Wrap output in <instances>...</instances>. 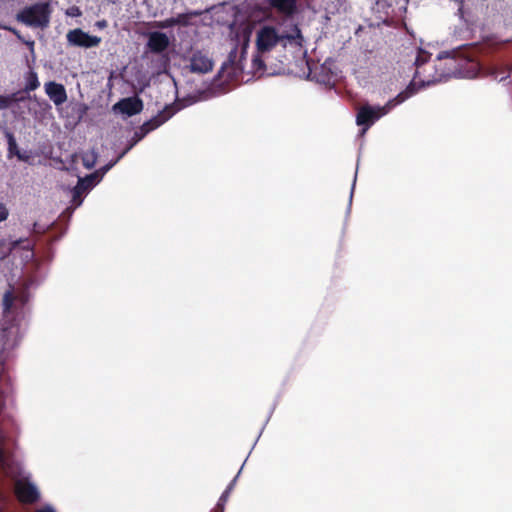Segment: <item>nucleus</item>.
<instances>
[{"mask_svg": "<svg viewBox=\"0 0 512 512\" xmlns=\"http://www.w3.org/2000/svg\"><path fill=\"white\" fill-rule=\"evenodd\" d=\"M39 86H40V82H39L37 73L34 70L30 69L25 74L24 91L29 93L31 91L36 90Z\"/></svg>", "mask_w": 512, "mask_h": 512, "instance_id": "a211bd4d", "label": "nucleus"}, {"mask_svg": "<svg viewBox=\"0 0 512 512\" xmlns=\"http://www.w3.org/2000/svg\"><path fill=\"white\" fill-rule=\"evenodd\" d=\"M36 512H57L52 504L46 503L42 507L38 508Z\"/></svg>", "mask_w": 512, "mask_h": 512, "instance_id": "c756f323", "label": "nucleus"}, {"mask_svg": "<svg viewBox=\"0 0 512 512\" xmlns=\"http://www.w3.org/2000/svg\"><path fill=\"white\" fill-rule=\"evenodd\" d=\"M98 173L99 172H92L84 177H78V180L83 185L87 186V190H90L101 181V178L98 177Z\"/></svg>", "mask_w": 512, "mask_h": 512, "instance_id": "4be33fe9", "label": "nucleus"}, {"mask_svg": "<svg viewBox=\"0 0 512 512\" xmlns=\"http://www.w3.org/2000/svg\"><path fill=\"white\" fill-rule=\"evenodd\" d=\"M155 27L159 29H169L176 26L175 17L166 18L164 20L156 21L154 23Z\"/></svg>", "mask_w": 512, "mask_h": 512, "instance_id": "b1692460", "label": "nucleus"}, {"mask_svg": "<svg viewBox=\"0 0 512 512\" xmlns=\"http://www.w3.org/2000/svg\"><path fill=\"white\" fill-rule=\"evenodd\" d=\"M176 113L174 105H166L160 110L157 115L153 116L149 120L145 121L139 128L138 131H142L143 135L146 136L151 131L157 129L162 124L171 119Z\"/></svg>", "mask_w": 512, "mask_h": 512, "instance_id": "423d86ee", "label": "nucleus"}, {"mask_svg": "<svg viewBox=\"0 0 512 512\" xmlns=\"http://www.w3.org/2000/svg\"><path fill=\"white\" fill-rule=\"evenodd\" d=\"M18 95L19 92L0 95V110L7 109L11 106V104L24 100V97H18Z\"/></svg>", "mask_w": 512, "mask_h": 512, "instance_id": "412c9836", "label": "nucleus"}, {"mask_svg": "<svg viewBox=\"0 0 512 512\" xmlns=\"http://www.w3.org/2000/svg\"><path fill=\"white\" fill-rule=\"evenodd\" d=\"M81 14L82 12L77 6H71L66 10V15L70 17H79Z\"/></svg>", "mask_w": 512, "mask_h": 512, "instance_id": "a878e982", "label": "nucleus"}, {"mask_svg": "<svg viewBox=\"0 0 512 512\" xmlns=\"http://www.w3.org/2000/svg\"><path fill=\"white\" fill-rule=\"evenodd\" d=\"M95 26L99 29H104L107 27V21L106 20H99L95 23Z\"/></svg>", "mask_w": 512, "mask_h": 512, "instance_id": "2f4dec72", "label": "nucleus"}, {"mask_svg": "<svg viewBox=\"0 0 512 512\" xmlns=\"http://www.w3.org/2000/svg\"><path fill=\"white\" fill-rule=\"evenodd\" d=\"M381 68V66H354L352 72L360 86L368 87L382 82L378 75Z\"/></svg>", "mask_w": 512, "mask_h": 512, "instance_id": "39448f33", "label": "nucleus"}, {"mask_svg": "<svg viewBox=\"0 0 512 512\" xmlns=\"http://www.w3.org/2000/svg\"><path fill=\"white\" fill-rule=\"evenodd\" d=\"M5 137L7 139V144H8V154H7L8 158H11L12 156H17V158L19 160L27 161L28 160V156L24 155L18 149V145H17L16 139H15L13 133L8 131V130H6L5 131Z\"/></svg>", "mask_w": 512, "mask_h": 512, "instance_id": "dca6fc26", "label": "nucleus"}, {"mask_svg": "<svg viewBox=\"0 0 512 512\" xmlns=\"http://www.w3.org/2000/svg\"><path fill=\"white\" fill-rule=\"evenodd\" d=\"M17 493L20 501L26 504L37 502L41 496L37 485L30 481L20 483L17 487Z\"/></svg>", "mask_w": 512, "mask_h": 512, "instance_id": "f8f14e48", "label": "nucleus"}, {"mask_svg": "<svg viewBox=\"0 0 512 512\" xmlns=\"http://www.w3.org/2000/svg\"><path fill=\"white\" fill-rule=\"evenodd\" d=\"M50 17L51 8L49 1L26 6L16 14L17 21L28 27L41 29H45L49 26Z\"/></svg>", "mask_w": 512, "mask_h": 512, "instance_id": "7ed1b4c3", "label": "nucleus"}, {"mask_svg": "<svg viewBox=\"0 0 512 512\" xmlns=\"http://www.w3.org/2000/svg\"><path fill=\"white\" fill-rule=\"evenodd\" d=\"M113 110L131 117L143 110V101L138 96L123 98L114 104Z\"/></svg>", "mask_w": 512, "mask_h": 512, "instance_id": "1a4fd4ad", "label": "nucleus"}, {"mask_svg": "<svg viewBox=\"0 0 512 512\" xmlns=\"http://www.w3.org/2000/svg\"><path fill=\"white\" fill-rule=\"evenodd\" d=\"M269 5L278 12L292 16L297 10V0H267Z\"/></svg>", "mask_w": 512, "mask_h": 512, "instance_id": "4468645a", "label": "nucleus"}, {"mask_svg": "<svg viewBox=\"0 0 512 512\" xmlns=\"http://www.w3.org/2000/svg\"><path fill=\"white\" fill-rule=\"evenodd\" d=\"M222 64H235L234 60L229 58L227 61L223 62Z\"/></svg>", "mask_w": 512, "mask_h": 512, "instance_id": "f704fd0d", "label": "nucleus"}, {"mask_svg": "<svg viewBox=\"0 0 512 512\" xmlns=\"http://www.w3.org/2000/svg\"><path fill=\"white\" fill-rule=\"evenodd\" d=\"M469 62H471L470 59L463 57V58L459 59L457 64H468Z\"/></svg>", "mask_w": 512, "mask_h": 512, "instance_id": "473e14b6", "label": "nucleus"}, {"mask_svg": "<svg viewBox=\"0 0 512 512\" xmlns=\"http://www.w3.org/2000/svg\"><path fill=\"white\" fill-rule=\"evenodd\" d=\"M9 212L3 203H0V222L5 221L8 218Z\"/></svg>", "mask_w": 512, "mask_h": 512, "instance_id": "c85d7f7f", "label": "nucleus"}, {"mask_svg": "<svg viewBox=\"0 0 512 512\" xmlns=\"http://www.w3.org/2000/svg\"><path fill=\"white\" fill-rule=\"evenodd\" d=\"M263 429H264V426L262 427V429H261V431H260L259 435H257V439H256V440H258V439L260 438V435H261V433H262ZM255 442H257V441H255ZM254 444H256V443H254ZM254 446H255V445H253V447H254Z\"/></svg>", "mask_w": 512, "mask_h": 512, "instance_id": "e433bc0d", "label": "nucleus"}, {"mask_svg": "<svg viewBox=\"0 0 512 512\" xmlns=\"http://www.w3.org/2000/svg\"><path fill=\"white\" fill-rule=\"evenodd\" d=\"M212 10V8H206L205 10H190L183 13L177 14L175 17L176 26L188 27L191 26V18L199 17L204 13H208Z\"/></svg>", "mask_w": 512, "mask_h": 512, "instance_id": "2eb2a0df", "label": "nucleus"}, {"mask_svg": "<svg viewBox=\"0 0 512 512\" xmlns=\"http://www.w3.org/2000/svg\"><path fill=\"white\" fill-rule=\"evenodd\" d=\"M356 179H357V171L355 172L350 195H349V204H348V208H347V213L350 212L351 203H352V199H353V192H354V188H355V184H356Z\"/></svg>", "mask_w": 512, "mask_h": 512, "instance_id": "cd10ccee", "label": "nucleus"}, {"mask_svg": "<svg viewBox=\"0 0 512 512\" xmlns=\"http://www.w3.org/2000/svg\"><path fill=\"white\" fill-rule=\"evenodd\" d=\"M187 83L196 85L193 102L206 101L228 92L233 86L263 77L286 75L316 84L334 86L339 66H176Z\"/></svg>", "mask_w": 512, "mask_h": 512, "instance_id": "f257e3e1", "label": "nucleus"}, {"mask_svg": "<svg viewBox=\"0 0 512 512\" xmlns=\"http://www.w3.org/2000/svg\"><path fill=\"white\" fill-rule=\"evenodd\" d=\"M98 160V152L95 147L86 151L82 155V163L86 169H92Z\"/></svg>", "mask_w": 512, "mask_h": 512, "instance_id": "6ab92c4d", "label": "nucleus"}, {"mask_svg": "<svg viewBox=\"0 0 512 512\" xmlns=\"http://www.w3.org/2000/svg\"><path fill=\"white\" fill-rule=\"evenodd\" d=\"M245 464V462L243 463ZM243 466H241L240 470L238 471V473L236 474V476L231 480V482L227 485L226 489L222 492L219 500H218V503H217V507H219L222 511L224 509V505L225 503L227 502L229 496H230V493L232 492V490L234 489L235 485H236V482L238 480V477L243 469Z\"/></svg>", "mask_w": 512, "mask_h": 512, "instance_id": "f3484780", "label": "nucleus"}, {"mask_svg": "<svg viewBox=\"0 0 512 512\" xmlns=\"http://www.w3.org/2000/svg\"><path fill=\"white\" fill-rule=\"evenodd\" d=\"M433 53L425 48H419L417 52V56L412 64H426L430 61H441L443 59H457L459 56L458 49H452L447 51L438 52L434 58H432Z\"/></svg>", "mask_w": 512, "mask_h": 512, "instance_id": "9d476101", "label": "nucleus"}, {"mask_svg": "<svg viewBox=\"0 0 512 512\" xmlns=\"http://www.w3.org/2000/svg\"><path fill=\"white\" fill-rule=\"evenodd\" d=\"M202 64H209V65H212L213 62L211 60H207V61H203Z\"/></svg>", "mask_w": 512, "mask_h": 512, "instance_id": "c9c22d12", "label": "nucleus"}, {"mask_svg": "<svg viewBox=\"0 0 512 512\" xmlns=\"http://www.w3.org/2000/svg\"><path fill=\"white\" fill-rule=\"evenodd\" d=\"M176 113L174 105H166L160 110L157 115L153 116L149 120L145 121L139 128L138 131H142L143 135L146 136L151 131L157 129L162 124L171 119Z\"/></svg>", "mask_w": 512, "mask_h": 512, "instance_id": "0eeeda50", "label": "nucleus"}, {"mask_svg": "<svg viewBox=\"0 0 512 512\" xmlns=\"http://www.w3.org/2000/svg\"><path fill=\"white\" fill-rule=\"evenodd\" d=\"M67 40L70 45L83 48L96 47L101 42L100 37L90 35L80 28L69 31Z\"/></svg>", "mask_w": 512, "mask_h": 512, "instance_id": "6e6552de", "label": "nucleus"}, {"mask_svg": "<svg viewBox=\"0 0 512 512\" xmlns=\"http://www.w3.org/2000/svg\"><path fill=\"white\" fill-rule=\"evenodd\" d=\"M9 295H10V293L7 292L5 297H4V303L3 304L5 306V309H9L11 304H12L11 300L9 299Z\"/></svg>", "mask_w": 512, "mask_h": 512, "instance_id": "7c9ffc66", "label": "nucleus"}, {"mask_svg": "<svg viewBox=\"0 0 512 512\" xmlns=\"http://www.w3.org/2000/svg\"><path fill=\"white\" fill-rule=\"evenodd\" d=\"M145 136L142 131L138 129L134 132L131 139L128 141L127 147L119 154V158H123L138 142H140Z\"/></svg>", "mask_w": 512, "mask_h": 512, "instance_id": "5701e85b", "label": "nucleus"}, {"mask_svg": "<svg viewBox=\"0 0 512 512\" xmlns=\"http://www.w3.org/2000/svg\"><path fill=\"white\" fill-rule=\"evenodd\" d=\"M87 190V186L83 185L79 180L77 184L71 189L72 203L79 207L83 203L82 194Z\"/></svg>", "mask_w": 512, "mask_h": 512, "instance_id": "aec40b11", "label": "nucleus"}, {"mask_svg": "<svg viewBox=\"0 0 512 512\" xmlns=\"http://www.w3.org/2000/svg\"><path fill=\"white\" fill-rule=\"evenodd\" d=\"M413 78L394 98L380 106H363L356 115V124L362 127L364 134L377 120L389 113L396 106L415 96L421 90L451 79L490 78L504 83L511 78L510 66H415Z\"/></svg>", "mask_w": 512, "mask_h": 512, "instance_id": "f03ea898", "label": "nucleus"}, {"mask_svg": "<svg viewBox=\"0 0 512 512\" xmlns=\"http://www.w3.org/2000/svg\"><path fill=\"white\" fill-rule=\"evenodd\" d=\"M120 159H121V158H119V155H118L115 159L111 160L110 162H108L107 164H105L104 166H102L101 168H99L98 170H96L95 172H99V173H98V177L102 179V178H103V176H104V175H105V174H106V173H107V172H108V171H109L113 166H115V165L118 163V161H119Z\"/></svg>", "mask_w": 512, "mask_h": 512, "instance_id": "393cba45", "label": "nucleus"}, {"mask_svg": "<svg viewBox=\"0 0 512 512\" xmlns=\"http://www.w3.org/2000/svg\"><path fill=\"white\" fill-rule=\"evenodd\" d=\"M251 64H264L259 57H254Z\"/></svg>", "mask_w": 512, "mask_h": 512, "instance_id": "72a5a7b5", "label": "nucleus"}, {"mask_svg": "<svg viewBox=\"0 0 512 512\" xmlns=\"http://www.w3.org/2000/svg\"><path fill=\"white\" fill-rule=\"evenodd\" d=\"M171 44L168 35L161 31H152L147 34V48L153 53L164 52Z\"/></svg>", "mask_w": 512, "mask_h": 512, "instance_id": "9b49d317", "label": "nucleus"}, {"mask_svg": "<svg viewBox=\"0 0 512 512\" xmlns=\"http://www.w3.org/2000/svg\"><path fill=\"white\" fill-rule=\"evenodd\" d=\"M128 67L129 66H127V65L122 66L123 70H126Z\"/></svg>", "mask_w": 512, "mask_h": 512, "instance_id": "4c0bfd02", "label": "nucleus"}, {"mask_svg": "<svg viewBox=\"0 0 512 512\" xmlns=\"http://www.w3.org/2000/svg\"><path fill=\"white\" fill-rule=\"evenodd\" d=\"M301 31L297 25L293 27L292 34H280L270 25L262 26L256 33V47L261 53L271 51L281 40H293L300 37Z\"/></svg>", "mask_w": 512, "mask_h": 512, "instance_id": "20e7f679", "label": "nucleus"}, {"mask_svg": "<svg viewBox=\"0 0 512 512\" xmlns=\"http://www.w3.org/2000/svg\"><path fill=\"white\" fill-rule=\"evenodd\" d=\"M150 79L146 75H142L138 79L137 86L139 87L140 91L142 92L147 86H149Z\"/></svg>", "mask_w": 512, "mask_h": 512, "instance_id": "bb28decb", "label": "nucleus"}, {"mask_svg": "<svg viewBox=\"0 0 512 512\" xmlns=\"http://www.w3.org/2000/svg\"><path fill=\"white\" fill-rule=\"evenodd\" d=\"M45 92L55 106H60L67 100L66 89L61 83L55 81L47 82L45 84Z\"/></svg>", "mask_w": 512, "mask_h": 512, "instance_id": "ddd939ff", "label": "nucleus"}]
</instances>
